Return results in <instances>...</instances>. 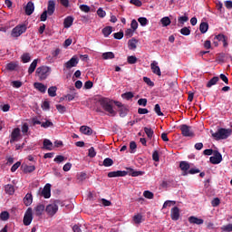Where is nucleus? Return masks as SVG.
<instances>
[{
	"label": "nucleus",
	"mask_w": 232,
	"mask_h": 232,
	"mask_svg": "<svg viewBox=\"0 0 232 232\" xmlns=\"http://www.w3.org/2000/svg\"><path fill=\"white\" fill-rule=\"evenodd\" d=\"M94 101H96V104H100L102 110H104V111H107V113H109V115H111V117H115V115H117V111L113 110V106L111 105V101H110V99L98 97L95 98Z\"/></svg>",
	"instance_id": "f257e3e1"
},
{
	"label": "nucleus",
	"mask_w": 232,
	"mask_h": 232,
	"mask_svg": "<svg viewBox=\"0 0 232 232\" xmlns=\"http://www.w3.org/2000/svg\"><path fill=\"white\" fill-rule=\"evenodd\" d=\"M52 72V68L46 66V65H43L40 66L36 69V76L39 77L40 81H45V79L48 78V76L50 75Z\"/></svg>",
	"instance_id": "f03ea898"
},
{
	"label": "nucleus",
	"mask_w": 232,
	"mask_h": 232,
	"mask_svg": "<svg viewBox=\"0 0 232 232\" xmlns=\"http://www.w3.org/2000/svg\"><path fill=\"white\" fill-rule=\"evenodd\" d=\"M231 135V130L229 129H218L217 132H212V137L216 139V140H222L227 139Z\"/></svg>",
	"instance_id": "7ed1b4c3"
},
{
	"label": "nucleus",
	"mask_w": 232,
	"mask_h": 232,
	"mask_svg": "<svg viewBox=\"0 0 232 232\" xmlns=\"http://www.w3.org/2000/svg\"><path fill=\"white\" fill-rule=\"evenodd\" d=\"M60 202L59 200H55L54 203L46 206L45 212L49 217H53L59 211V206L57 204H60Z\"/></svg>",
	"instance_id": "20e7f679"
},
{
	"label": "nucleus",
	"mask_w": 232,
	"mask_h": 232,
	"mask_svg": "<svg viewBox=\"0 0 232 232\" xmlns=\"http://www.w3.org/2000/svg\"><path fill=\"white\" fill-rule=\"evenodd\" d=\"M25 32H26V25L18 24L14 28H13L11 32V36L15 38L21 37V35H23V34H24Z\"/></svg>",
	"instance_id": "39448f33"
},
{
	"label": "nucleus",
	"mask_w": 232,
	"mask_h": 232,
	"mask_svg": "<svg viewBox=\"0 0 232 232\" xmlns=\"http://www.w3.org/2000/svg\"><path fill=\"white\" fill-rule=\"evenodd\" d=\"M179 130L183 137H189L190 139H193V137H195V132L191 130V127L188 125L182 124L179 126Z\"/></svg>",
	"instance_id": "423d86ee"
},
{
	"label": "nucleus",
	"mask_w": 232,
	"mask_h": 232,
	"mask_svg": "<svg viewBox=\"0 0 232 232\" xmlns=\"http://www.w3.org/2000/svg\"><path fill=\"white\" fill-rule=\"evenodd\" d=\"M34 220V210H32V208H27L24 216V226H30L32 224V221Z\"/></svg>",
	"instance_id": "0eeeda50"
},
{
	"label": "nucleus",
	"mask_w": 232,
	"mask_h": 232,
	"mask_svg": "<svg viewBox=\"0 0 232 232\" xmlns=\"http://www.w3.org/2000/svg\"><path fill=\"white\" fill-rule=\"evenodd\" d=\"M79 64V58L77 56H72L68 62H66L63 66L67 70H70L72 68H75Z\"/></svg>",
	"instance_id": "6e6552de"
},
{
	"label": "nucleus",
	"mask_w": 232,
	"mask_h": 232,
	"mask_svg": "<svg viewBox=\"0 0 232 232\" xmlns=\"http://www.w3.org/2000/svg\"><path fill=\"white\" fill-rule=\"evenodd\" d=\"M20 137H21V129L19 128L14 129L11 133L10 144H14V142H17Z\"/></svg>",
	"instance_id": "1a4fd4ad"
},
{
	"label": "nucleus",
	"mask_w": 232,
	"mask_h": 232,
	"mask_svg": "<svg viewBox=\"0 0 232 232\" xmlns=\"http://www.w3.org/2000/svg\"><path fill=\"white\" fill-rule=\"evenodd\" d=\"M211 164H220L222 162V154L218 150H214V154L209 158Z\"/></svg>",
	"instance_id": "9d476101"
},
{
	"label": "nucleus",
	"mask_w": 232,
	"mask_h": 232,
	"mask_svg": "<svg viewBox=\"0 0 232 232\" xmlns=\"http://www.w3.org/2000/svg\"><path fill=\"white\" fill-rule=\"evenodd\" d=\"M42 197H44V198H50V197H52V185L50 183H47L43 190H42Z\"/></svg>",
	"instance_id": "9b49d317"
},
{
	"label": "nucleus",
	"mask_w": 232,
	"mask_h": 232,
	"mask_svg": "<svg viewBox=\"0 0 232 232\" xmlns=\"http://www.w3.org/2000/svg\"><path fill=\"white\" fill-rule=\"evenodd\" d=\"M171 220L177 221L180 218V208L179 207H174L170 210Z\"/></svg>",
	"instance_id": "f8f14e48"
},
{
	"label": "nucleus",
	"mask_w": 232,
	"mask_h": 232,
	"mask_svg": "<svg viewBox=\"0 0 232 232\" xmlns=\"http://www.w3.org/2000/svg\"><path fill=\"white\" fill-rule=\"evenodd\" d=\"M126 175H128V172L125 170H117V171H111L107 174V177H109V179H113V178H117V177H126Z\"/></svg>",
	"instance_id": "ddd939ff"
},
{
	"label": "nucleus",
	"mask_w": 232,
	"mask_h": 232,
	"mask_svg": "<svg viewBox=\"0 0 232 232\" xmlns=\"http://www.w3.org/2000/svg\"><path fill=\"white\" fill-rule=\"evenodd\" d=\"M179 168L181 171H183L182 173L183 177H186V175H188L189 171V168H190L189 163L188 161H180Z\"/></svg>",
	"instance_id": "4468645a"
},
{
	"label": "nucleus",
	"mask_w": 232,
	"mask_h": 232,
	"mask_svg": "<svg viewBox=\"0 0 232 232\" xmlns=\"http://www.w3.org/2000/svg\"><path fill=\"white\" fill-rule=\"evenodd\" d=\"M150 69L152 70V72L155 73V75H158L160 77L162 75V72H160V67H159V63L154 61L150 63Z\"/></svg>",
	"instance_id": "2eb2a0df"
},
{
	"label": "nucleus",
	"mask_w": 232,
	"mask_h": 232,
	"mask_svg": "<svg viewBox=\"0 0 232 232\" xmlns=\"http://www.w3.org/2000/svg\"><path fill=\"white\" fill-rule=\"evenodd\" d=\"M45 12L48 13V15H53V13L55 12V1H48L47 10H45Z\"/></svg>",
	"instance_id": "dca6fc26"
},
{
	"label": "nucleus",
	"mask_w": 232,
	"mask_h": 232,
	"mask_svg": "<svg viewBox=\"0 0 232 232\" xmlns=\"http://www.w3.org/2000/svg\"><path fill=\"white\" fill-rule=\"evenodd\" d=\"M127 175H130V177H140L144 175V171L135 170L131 168H127Z\"/></svg>",
	"instance_id": "f3484780"
},
{
	"label": "nucleus",
	"mask_w": 232,
	"mask_h": 232,
	"mask_svg": "<svg viewBox=\"0 0 232 232\" xmlns=\"http://www.w3.org/2000/svg\"><path fill=\"white\" fill-rule=\"evenodd\" d=\"M35 10V6L34 5V3L32 1L28 2L25 6V14L26 15H32Z\"/></svg>",
	"instance_id": "a211bd4d"
},
{
	"label": "nucleus",
	"mask_w": 232,
	"mask_h": 232,
	"mask_svg": "<svg viewBox=\"0 0 232 232\" xmlns=\"http://www.w3.org/2000/svg\"><path fill=\"white\" fill-rule=\"evenodd\" d=\"M188 222L189 224H197V226H202V224H204V219L192 216L188 218Z\"/></svg>",
	"instance_id": "6ab92c4d"
},
{
	"label": "nucleus",
	"mask_w": 232,
	"mask_h": 232,
	"mask_svg": "<svg viewBox=\"0 0 232 232\" xmlns=\"http://www.w3.org/2000/svg\"><path fill=\"white\" fill-rule=\"evenodd\" d=\"M45 209V207L43 204H38L34 208V215L36 217H41V215H43L44 211Z\"/></svg>",
	"instance_id": "aec40b11"
},
{
	"label": "nucleus",
	"mask_w": 232,
	"mask_h": 232,
	"mask_svg": "<svg viewBox=\"0 0 232 232\" xmlns=\"http://www.w3.org/2000/svg\"><path fill=\"white\" fill-rule=\"evenodd\" d=\"M80 131L81 133H83V135H92L93 134V130L92 128L82 125L80 127Z\"/></svg>",
	"instance_id": "412c9836"
},
{
	"label": "nucleus",
	"mask_w": 232,
	"mask_h": 232,
	"mask_svg": "<svg viewBox=\"0 0 232 232\" xmlns=\"http://www.w3.org/2000/svg\"><path fill=\"white\" fill-rule=\"evenodd\" d=\"M34 87L35 90H38V92H41V93H46V85H44L42 82H34Z\"/></svg>",
	"instance_id": "4be33fe9"
},
{
	"label": "nucleus",
	"mask_w": 232,
	"mask_h": 232,
	"mask_svg": "<svg viewBox=\"0 0 232 232\" xmlns=\"http://www.w3.org/2000/svg\"><path fill=\"white\" fill-rule=\"evenodd\" d=\"M32 202H34V197L32 194L27 193L24 198V206H32Z\"/></svg>",
	"instance_id": "5701e85b"
},
{
	"label": "nucleus",
	"mask_w": 232,
	"mask_h": 232,
	"mask_svg": "<svg viewBox=\"0 0 232 232\" xmlns=\"http://www.w3.org/2000/svg\"><path fill=\"white\" fill-rule=\"evenodd\" d=\"M132 220L134 224H142L144 222V217H142V214H136L133 216Z\"/></svg>",
	"instance_id": "b1692460"
},
{
	"label": "nucleus",
	"mask_w": 232,
	"mask_h": 232,
	"mask_svg": "<svg viewBox=\"0 0 232 232\" xmlns=\"http://www.w3.org/2000/svg\"><path fill=\"white\" fill-rule=\"evenodd\" d=\"M5 191L7 195H14L15 193V188L12 184H7L5 186Z\"/></svg>",
	"instance_id": "393cba45"
},
{
	"label": "nucleus",
	"mask_w": 232,
	"mask_h": 232,
	"mask_svg": "<svg viewBox=\"0 0 232 232\" xmlns=\"http://www.w3.org/2000/svg\"><path fill=\"white\" fill-rule=\"evenodd\" d=\"M39 60L37 59H34L32 63L30 64L29 66V69H28V73L29 75H32V73H34L35 72V68H37V63H38Z\"/></svg>",
	"instance_id": "a878e982"
},
{
	"label": "nucleus",
	"mask_w": 232,
	"mask_h": 232,
	"mask_svg": "<svg viewBox=\"0 0 232 232\" xmlns=\"http://www.w3.org/2000/svg\"><path fill=\"white\" fill-rule=\"evenodd\" d=\"M73 24V16H67L63 21L64 28H70Z\"/></svg>",
	"instance_id": "bb28decb"
},
{
	"label": "nucleus",
	"mask_w": 232,
	"mask_h": 232,
	"mask_svg": "<svg viewBox=\"0 0 232 232\" xmlns=\"http://www.w3.org/2000/svg\"><path fill=\"white\" fill-rule=\"evenodd\" d=\"M208 30H209V24H208V22H202L199 24V31L201 34H206V32H208Z\"/></svg>",
	"instance_id": "cd10ccee"
},
{
	"label": "nucleus",
	"mask_w": 232,
	"mask_h": 232,
	"mask_svg": "<svg viewBox=\"0 0 232 232\" xmlns=\"http://www.w3.org/2000/svg\"><path fill=\"white\" fill-rule=\"evenodd\" d=\"M111 32H113V27L111 26H106L102 30L104 37H110V35H111Z\"/></svg>",
	"instance_id": "c85d7f7f"
},
{
	"label": "nucleus",
	"mask_w": 232,
	"mask_h": 232,
	"mask_svg": "<svg viewBox=\"0 0 232 232\" xmlns=\"http://www.w3.org/2000/svg\"><path fill=\"white\" fill-rule=\"evenodd\" d=\"M53 143L48 139L44 140V150H47L48 151H52V147Z\"/></svg>",
	"instance_id": "c756f323"
},
{
	"label": "nucleus",
	"mask_w": 232,
	"mask_h": 232,
	"mask_svg": "<svg viewBox=\"0 0 232 232\" xmlns=\"http://www.w3.org/2000/svg\"><path fill=\"white\" fill-rule=\"evenodd\" d=\"M144 132L146 133L148 139L151 140L153 139V135H154V131L153 129H151V127H144Z\"/></svg>",
	"instance_id": "7c9ffc66"
},
{
	"label": "nucleus",
	"mask_w": 232,
	"mask_h": 232,
	"mask_svg": "<svg viewBox=\"0 0 232 232\" xmlns=\"http://www.w3.org/2000/svg\"><path fill=\"white\" fill-rule=\"evenodd\" d=\"M218 81H220V78H218V76H214L208 82L207 88H211V86H215V84H217Z\"/></svg>",
	"instance_id": "2f4dec72"
},
{
	"label": "nucleus",
	"mask_w": 232,
	"mask_h": 232,
	"mask_svg": "<svg viewBox=\"0 0 232 232\" xmlns=\"http://www.w3.org/2000/svg\"><path fill=\"white\" fill-rule=\"evenodd\" d=\"M137 43H139V41L135 38L129 40L128 46L130 50H135L137 48Z\"/></svg>",
	"instance_id": "473e14b6"
},
{
	"label": "nucleus",
	"mask_w": 232,
	"mask_h": 232,
	"mask_svg": "<svg viewBox=\"0 0 232 232\" xmlns=\"http://www.w3.org/2000/svg\"><path fill=\"white\" fill-rule=\"evenodd\" d=\"M17 66H19V65L17 64V63H15V62H11V63H9L6 64L5 68H6V70H8L9 72H14V71H15V68H17Z\"/></svg>",
	"instance_id": "72a5a7b5"
},
{
	"label": "nucleus",
	"mask_w": 232,
	"mask_h": 232,
	"mask_svg": "<svg viewBox=\"0 0 232 232\" xmlns=\"http://www.w3.org/2000/svg\"><path fill=\"white\" fill-rule=\"evenodd\" d=\"M49 97H56L57 96V87L52 86L48 89Z\"/></svg>",
	"instance_id": "f704fd0d"
},
{
	"label": "nucleus",
	"mask_w": 232,
	"mask_h": 232,
	"mask_svg": "<svg viewBox=\"0 0 232 232\" xmlns=\"http://www.w3.org/2000/svg\"><path fill=\"white\" fill-rule=\"evenodd\" d=\"M178 21H179V26H184V24L189 21V17H188V15L185 14L184 16H179L178 18Z\"/></svg>",
	"instance_id": "c9c22d12"
},
{
	"label": "nucleus",
	"mask_w": 232,
	"mask_h": 232,
	"mask_svg": "<svg viewBox=\"0 0 232 232\" xmlns=\"http://www.w3.org/2000/svg\"><path fill=\"white\" fill-rule=\"evenodd\" d=\"M34 171H35V166L31 165H25L24 166V173H34Z\"/></svg>",
	"instance_id": "e433bc0d"
},
{
	"label": "nucleus",
	"mask_w": 232,
	"mask_h": 232,
	"mask_svg": "<svg viewBox=\"0 0 232 232\" xmlns=\"http://www.w3.org/2000/svg\"><path fill=\"white\" fill-rule=\"evenodd\" d=\"M160 23H161L162 26L166 27V26H169V24H171V20L169 19V17L165 16L160 19Z\"/></svg>",
	"instance_id": "4c0bfd02"
},
{
	"label": "nucleus",
	"mask_w": 232,
	"mask_h": 232,
	"mask_svg": "<svg viewBox=\"0 0 232 232\" xmlns=\"http://www.w3.org/2000/svg\"><path fill=\"white\" fill-rule=\"evenodd\" d=\"M10 218V213L8 211H3L0 213V220L6 222Z\"/></svg>",
	"instance_id": "58836bf2"
},
{
	"label": "nucleus",
	"mask_w": 232,
	"mask_h": 232,
	"mask_svg": "<svg viewBox=\"0 0 232 232\" xmlns=\"http://www.w3.org/2000/svg\"><path fill=\"white\" fill-rule=\"evenodd\" d=\"M22 59V63H30V61L32 60V58L30 57V53H25L21 56Z\"/></svg>",
	"instance_id": "ea45409f"
},
{
	"label": "nucleus",
	"mask_w": 232,
	"mask_h": 232,
	"mask_svg": "<svg viewBox=\"0 0 232 232\" xmlns=\"http://www.w3.org/2000/svg\"><path fill=\"white\" fill-rule=\"evenodd\" d=\"M102 59H115V54L112 52L103 53Z\"/></svg>",
	"instance_id": "a19ab883"
},
{
	"label": "nucleus",
	"mask_w": 232,
	"mask_h": 232,
	"mask_svg": "<svg viewBox=\"0 0 232 232\" xmlns=\"http://www.w3.org/2000/svg\"><path fill=\"white\" fill-rule=\"evenodd\" d=\"M154 111L155 113L159 116V117H163L164 113L162 112V111H160V105L159 103H157L154 106Z\"/></svg>",
	"instance_id": "79ce46f5"
},
{
	"label": "nucleus",
	"mask_w": 232,
	"mask_h": 232,
	"mask_svg": "<svg viewBox=\"0 0 232 232\" xmlns=\"http://www.w3.org/2000/svg\"><path fill=\"white\" fill-rule=\"evenodd\" d=\"M112 164H113V160H111V158H106L103 160L102 166H104L105 168H110Z\"/></svg>",
	"instance_id": "37998d69"
},
{
	"label": "nucleus",
	"mask_w": 232,
	"mask_h": 232,
	"mask_svg": "<svg viewBox=\"0 0 232 232\" xmlns=\"http://www.w3.org/2000/svg\"><path fill=\"white\" fill-rule=\"evenodd\" d=\"M180 34L181 35H190L191 34V30L189 29V27H183L180 29Z\"/></svg>",
	"instance_id": "c03bdc74"
},
{
	"label": "nucleus",
	"mask_w": 232,
	"mask_h": 232,
	"mask_svg": "<svg viewBox=\"0 0 232 232\" xmlns=\"http://www.w3.org/2000/svg\"><path fill=\"white\" fill-rule=\"evenodd\" d=\"M143 197H145V198H149L150 200H151L154 197L153 192L150 191V190H145L143 192Z\"/></svg>",
	"instance_id": "a18cd8bd"
},
{
	"label": "nucleus",
	"mask_w": 232,
	"mask_h": 232,
	"mask_svg": "<svg viewBox=\"0 0 232 232\" xmlns=\"http://www.w3.org/2000/svg\"><path fill=\"white\" fill-rule=\"evenodd\" d=\"M138 22L140 23V26H146L149 23L148 18L146 17L138 18Z\"/></svg>",
	"instance_id": "49530a36"
},
{
	"label": "nucleus",
	"mask_w": 232,
	"mask_h": 232,
	"mask_svg": "<svg viewBox=\"0 0 232 232\" xmlns=\"http://www.w3.org/2000/svg\"><path fill=\"white\" fill-rule=\"evenodd\" d=\"M133 34H135V31L131 28H129L125 31V37H127V39H130V37H133Z\"/></svg>",
	"instance_id": "de8ad7c7"
},
{
	"label": "nucleus",
	"mask_w": 232,
	"mask_h": 232,
	"mask_svg": "<svg viewBox=\"0 0 232 232\" xmlns=\"http://www.w3.org/2000/svg\"><path fill=\"white\" fill-rule=\"evenodd\" d=\"M127 63H128L129 64H136V63H137V58H136L135 56H133V55L128 56V57H127Z\"/></svg>",
	"instance_id": "09e8293b"
},
{
	"label": "nucleus",
	"mask_w": 232,
	"mask_h": 232,
	"mask_svg": "<svg viewBox=\"0 0 232 232\" xmlns=\"http://www.w3.org/2000/svg\"><path fill=\"white\" fill-rule=\"evenodd\" d=\"M121 97H123V99H126L127 101H130V99H133L134 95H133V92H128L123 93Z\"/></svg>",
	"instance_id": "8fccbe9b"
},
{
	"label": "nucleus",
	"mask_w": 232,
	"mask_h": 232,
	"mask_svg": "<svg viewBox=\"0 0 232 232\" xmlns=\"http://www.w3.org/2000/svg\"><path fill=\"white\" fill-rule=\"evenodd\" d=\"M97 15L103 19V17H106V11L102 10V7H100L97 10Z\"/></svg>",
	"instance_id": "3c124183"
},
{
	"label": "nucleus",
	"mask_w": 232,
	"mask_h": 232,
	"mask_svg": "<svg viewBox=\"0 0 232 232\" xmlns=\"http://www.w3.org/2000/svg\"><path fill=\"white\" fill-rule=\"evenodd\" d=\"M120 112V117H126V115H128V109H126V107H121L119 110Z\"/></svg>",
	"instance_id": "603ef678"
},
{
	"label": "nucleus",
	"mask_w": 232,
	"mask_h": 232,
	"mask_svg": "<svg viewBox=\"0 0 232 232\" xmlns=\"http://www.w3.org/2000/svg\"><path fill=\"white\" fill-rule=\"evenodd\" d=\"M152 160H154V162H159V160H160V157L159 156V150L153 151Z\"/></svg>",
	"instance_id": "864d4df0"
},
{
	"label": "nucleus",
	"mask_w": 232,
	"mask_h": 232,
	"mask_svg": "<svg viewBox=\"0 0 232 232\" xmlns=\"http://www.w3.org/2000/svg\"><path fill=\"white\" fill-rule=\"evenodd\" d=\"M58 3L62 5L64 8H69L70 7V0H58Z\"/></svg>",
	"instance_id": "5fc2aeb1"
},
{
	"label": "nucleus",
	"mask_w": 232,
	"mask_h": 232,
	"mask_svg": "<svg viewBox=\"0 0 232 232\" xmlns=\"http://www.w3.org/2000/svg\"><path fill=\"white\" fill-rule=\"evenodd\" d=\"M96 155H97V152H95V149L93 147H91L89 149L88 157H90L91 159H93V157H95Z\"/></svg>",
	"instance_id": "6e6d98bb"
},
{
	"label": "nucleus",
	"mask_w": 232,
	"mask_h": 232,
	"mask_svg": "<svg viewBox=\"0 0 232 232\" xmlns=\"http://www.w3.org/2000/svg\"><path fill=\"white\" fill-rule=\"evenodd\" d=\"M113 37H114V39L121 40V39H122V37H124V32L120 31L118 33H114Z\"/></svg>",
	"instance_id": "4d7b16f0"
},
{
	"label": "nucleus",
	"mask_w": 232,
	"mask_h": 232,
	"mask_svg": "<svg viewBox=\"0 0 232 232\" xmlns=\"http://www.w3.org/2000/svg\"><path fill=\"white\" fill-rule=\"evenodd\" d=\"M143 82H146V84L148 86L153 87L155 86V83L153 82H151V79H150L149 77H143Z\"/></svg>",
	"instance_id": "13d9d810"
},
{
	"label": "nucleus",
	"mask_w": 232,
	"mask_h": 232,
	"mask_svg": "<svg viewBox=\"0 0 232 232\" xmlns=\"http://www.w3.org/2000/svg\"><path fill=\"white\" fill-rule=\"evenodd\" d=\"M221 230H222L223 232H231V231H232V224H227V225H226V226H223V227H221Z\"/></svg>",
	"instance_id": "bf43d9fd"
},
{
	"label": "nucleus",
	"mask_w": 232,
	"mask_h": 232,
	"mask_svg": "<svg viewBox=\"0 0 232 232\" xmlns=\"http://www.w3.org/2000/svg\"><path fill=\"white\" fill-rule=\"evenodd\" d=\"M56 110L59 111V113H64L66 111V107L62 104H57Z\"/></svg>",
	"instance_id": "052dcab7"
},
{
	"label": "nucleus",
	"mask_w": 232,
	"mask_h": 232,
	"mask_svg": "<svg viewBox=\"0 0 232 232\" xmlns=\"http://www.w3.org/2000/svg\"><path fill=\"white\" fill-rule=\"evenodd\" d=\"M13 88H21V86H23V82L21 81H13L11 82Z\"/></svg>",
	"instance_id": "680f3d73"
},
{
	"label": "nucleus",
	"mask_w": 232,
	"mask_h": 232,
	"mask_svg": "<svg viewBox=\"0 0 232 232\" xmlns=\"http://www.w3.org/2000/svg\"><path fill=\"white\" fill-rule=\"evenodd\" d=\"M130 28H131V30H134V32L137 30V28H139V23L137 22V20L133 19L131 21Z\"/></svg>",
	"instance_id": "e2e57ef3"
},
{
	"label": "nucleus",
	"mask_w": 232,
	"mask_h": 232,
	"mask_svg": "<svg viewBox=\"0 0 232 232\" xmlns=\"http://www.w3.org/2000/svg\"><path fill=\"white\" fill-rule=\"evenodd\" d=\"M130 153H135V150H137V143L135 141L130 142Z\"/></svg>",
	"instance_id": "0e129e2a"
},
{
	"label": "nucleus",
	"mask_w": 232,
	"mask_h": 232,
	"mask_svg": "<svg viewBox=\"0 0 232 232\" xmlns=\"http://www.w3.org/2000/svg\"><path fill=\"white\" fill-rule=\"evenodd\" d=\"M86 173L81 172L80 174L77 175V179L80 182H82V180H86Z\"/></svg>",
	"instance_id": "69168bd1"
},
{
	"label": "nucleus",
	"mask_w": 232,
	"mask_h": 232,
	"mask_svg": "<svg viewBox=\"0 0 232 232\" xmlns=\"http://www.w3.org/2000/svg\"><path fill=\"white\" fill-rule=\"evenodd\" d=\"M211 206H212L213 208H217V206H220V198H215L211 201Z\"/></svg>",
	"instance_id": "338daca9"
},
{
	"label": "nucleus",
	"mask_w": 232,
	"mask_h": 232,
	"mask_svg": "<svg viewBox=\"0 0 232 232\" xmlns=\"http://www.w3.org/2000/svg\"><path fill=\"white\" fill-rule=\"evenodd\" d=\"M80 10L82 12H85V14H88V12H90V6L86 5H80Z\"/></svg>",
	"instance_id": "774afa93"
}]
</instances>
